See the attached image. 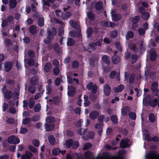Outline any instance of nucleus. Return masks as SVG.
I'll return each mask as SVG.
<instances>
[{
  "mask_svg": "<svg viewBox=\"0 0 159 159\" xmlns=\"http://www.w3.org/2000/svg\"><path fill=\"white\" fill-rule=\"evenodd\" d=\"M55 119L54 117L52 116L47 117L46 119V121L48 123H51L54 121Z\"/></svg>",
  "mask_w": 159,
  "mask_h": 159,
  "instance_id": "nucleus-40",
  "label": "nucleus"
},
{
  "mask_svg": "<svg viewBox=\"0 0 159 159\" xmlns=\"http://www.w3.org/2000/svg\"><path fill=\"white\" fill-rule=\"evenodd\" d=\"M54 104L55 105H58L59 103V100L58 97H54L53 98Z\"/></svg>",
  "mask_w": 159,
  "mask_h": 159,
  "instance_id": "nucleus-60",
  "label": "nucleus"
},
{
  "mask_svg": "<svg viewBox=\"0 0 159 159\" xmlns=\"http://www.w3.org/2000/svg\"><path fill=\"white\" fill-rule=\"evenodd\" d=\"M94 86L92 82H89L86 85V87L88 90H90Z\"/></svg>",
  "mask_w": 159,
  "mask_h": 159,
  "instance_id": "nucleus-55",
  "label": "nucleus"
},
{
  "mask_svg": "<svg viewBox=\"0 0 159 159\" xmlns=\"http://www.w3.org/2000/svg\"><path fill=\"white\" fill-rule=\"evenodd\" d=\"M129 116L130 119L133 120H135L136 118V114L134 112H131L129 114Z\"/></svg>",
  "mask_w": 159,
  "mask_h": 159,
  "instance_id": "nucleus-56",
  "label": "nucleus"
},
{
  "mask_svg": "<svg viewBox=\"0 0 159 159\" xmlns=\"http://www.w3.org/2000/svg\"><path fill=\"white\" fill-rule=\"evenodd\" d=\"M87 17L91 21L94 20L95 16L94 14L91 11H89L87 14Z\"/></svg>",
  "mask_w": 159,
  "mask_h": 159,
  "instance_id": "nucleus-36",
  "label": "nucleus"
},
{
  "mask_svg": "<svg viewBox=\"0 0 159 159\" xmlns=\"http://www.w3.org/2000/svg\"><path fill=\"white\" fill-rule=\"evenodd\" d=\"M53 49L57 54H60L61 53V49L57 43H55L54 44Z\"/></svg>",
  "mask_w": 159,
  "mask_h": 159,
  "instance_id": "nucleus-19",
  "label": "nucleus"
},
{
  "mask_svg": "<svg viewBox=\"0 0 159 159\" xmlns=\"http://www.w3.org/2000/svg\"><path fill=\"white\" fill-rule=\"evenodd\" d=\"M91 89V93L95 94L97 92L98 89V87L97 84H94V86Z\"/></svg>",
  "mask_w": 159,
  "mask_h": 159,
  "instance_id": "nucleus-51",
  "label": "nucleus"
},
{
  "mask_svg": "<svg viewBox=\"0 0 159 159\" xmlns=\"http://www.w3.org/2000/svg\"><path fill=\"white\" fill-rule=\"evenodd\" d=\"M156 152L155 151H149L145 156L146 159H153V158L156 156Z\"/></svg>",
  "mask_w": 159,
  "mask_h": 159,
  "instance_id": "nucleus-13",
  "label": "nucleus"
},
{
  "mask_svg": "<svg viewBox=\"0 0 159 159\" xmlns=\"http://www.w3.org/2000/svg\"><path fill=\"white\" fill-rule=\"evenodd\" d=\"M130 107L129 106H125L123 107L121 111V114L123 116H126L130 111Z\"/></svg>",
  "mask_w": 159,
  "mask_h": 159,
  "instance_id": "nucleus-15",
  "label": "nucleus"
},
{
  "mask_svg": "<svg viewBox=\"0 0 159 159\" xmlns=\"http://www.w3.org/2000/svg\"><path fill=\"white\" fill-rule=\"evenodd\" d=\"M79 65V63L77 60H75L72 63V66L74 69L77 68Z\"/></svg>",
  "mask_w": 159,
  "mask_h": 159,
  "instance_id": "nucleus-49",
  "label": "nucleus"
},
{
  "mask_svg": "<svg viewBox=\"0 0 159 159\" xmlns=\"http://www.w3.org/2000/svg\"><path fill=\"white\" fill-rule=\"evenodd\" d=\"M130 140L128 139H126L122 140L120 143V147L122 148H125L129 147L128 143Z\"/></svg>",
  "mask_w": 159,
  "mask_h": 159,
  "instance_id": "nucleus-11",
  "label": "nucleus"
},
{
  "mask_svg": "<svg viewBox=\"0 0 159 159\" xmlns=\"http://www.w3.org/2000/svg\"><path fill=\"white\" fill-rule=\"evenodd\" d=\"M38 24L39 27H41L44 25V19L43 17H39L38 20Z\"/></svg>",
  "mask_w": 159,
  "mask_h": 159,
  "instance_id": "nucleus-32",
  "label": "nucleus"
},
{
  "mask_svg": "<svg viewBox=\"0 0 159 159\" xmlns=\"http://www.w3.org/2000/svg\"><path fill=\"white\" fill-rule=\"evenodd\" d=\"M55 126L54 124H48L45 123V128L46 131H52L55 129Z\"/></svg>",
  "mask_w": 159,
  "mask_h": 159,
  "instance_id": "nucleus-17",
  "label": "nucleus"
},
{
  "mask_svg": "<svg viewBox=\"0 0 159 159\" xmlns=\"http://www.w3.org/2000/svg\"><path fill=\"white\" fill-rule=\"evenodd\" d=\"M92 144L90 143H86L83 148L84 150L88 149L92 147Z\"/></svg>",
  "mask_w": 159,
  "mask_h": 159,
  "instance_id": "nucleus-47",
  "label": "nucleus"
},
{
  "mask_svg": "<svg viewBox=\"0 0 159 159\" xmlns=\"http://www.w3.org/2000/svg\"><path fill=\"white\" fill-rule=\"evenodd\" d=\"M75 43V41L72 38H68L67 39V45L68 46H73Z\"/></svg>",
  "mask_w": 159,
  "mask_h": 159,
  "instance_id": "nucleus-28",
  "label": "nucleus"
},
{
  "mask_svg": "<svg viewBox=\"0 0 159 159\" xmlns=\"http://www.w3.org/2000/svg\"><path fill=\"white\" fill-rule=\"evenodd\" d=\"M134 37L133 32L131 30H129L126 34V39L129 40L130 38H133Z\"/></svg>",
  "mask_w": 159,
  "mask_h": 159,
  "instance_id": "nucleus-23",
  "label": "nucleus"
},
{
  "mask_svg": "<svg viewBox=\"0 0 159 159\" xmlns=\"http://www.w3.org/2000/svg\"><path fill=\"white\" fill-rule=\"evenodd\" d=\"M111 67L110 65L105 66L103 68L104 71L106 73H109L111 70Z\"/></svg>",
  "mask_w": 159,
  "mask_h": 159,
  "instance_id": "nucleus-63",
  "label": "nucleus"
},
{
  "mask_svg": "<svg viewBox=\"0 0 159 159\" xmlns=\"http://www.w3.org/2000/svg\"><path fill=\"white\" fill-rule=\"evenodd\" d=\"M47 33V37L43 40V42L46 44H48L52 42L54 36L57 34V32L56 29L52 27L51 30H48Z\"/></svg>",
  "mask_w": 159,
  "mask_h": 159,
  "instance_id": "nucleus-1",
  "label": "nucleus"
},
{
  "mask_svg": "<svg viewBox=\"0 0 159 159\" xmlns=\"http://www.w3.org/2000/svg\"><path fill=\"white\" fill-rule=\"evenodd\" d=\"M102 60L107 65H110L111 61L109 56L107 55H103L102 57Z\"/></svg>",
  "mask_w": 159,
  "mask_h": 159,
  "instance_id": "nucleus-16",
  "label": "nucleus"
},
{
  "mask_svg": "<svg viewBox=\"0 0 159 159\" xmlns=\"http://www.w3.org/2000/svg\"><path fill=\"white\" fill-rule=\"evenodd\" d=\"M111 120L112 122L115 124L118 123L117 116L114 115H112L111 116Z\"/></svg>",
  "mask_w": 159,
  "mask_h": 159,
  "instance_id": "nucleus-41",
  "label": "nucleus"
},
{
  "mask_svg": "<svg viewBox=\"0 0 159 159\" xmlns=\"http://www.w3.org/2000/svg\"><path fill=\"white\" fill-rule=\"evenodd\" d=\"M130 58L132 60L131 63L133 64L135 63L137 61L138 57L137 54H133L131 56Z\"/></svg>",
  "mask_w": 159,
  "mask_h": 159,
  "instance_id": "nucleus-33",
  "label": "nucleus"
},
{
  "mask_svg": "<svg viewBox=\"0 0 159 159\" xmlns=\"http://www.w3.org/2000/svg\"><path fill=\"white\" fill-rule=\"evenodd\" d=\"M111 88L110 85L107 84H105L103 86V92L104 94L107 96L110 95L111 93Z\"/></svg>",
  "mask_w": 159,
  "mask_h": 159,
  "instance_id": "nucleus-7",
  "label": "nucleus"
},
{
  "mask_svg": "<svg viewBox=\"0 0 159 159\" xmlns=\"http://www.w3.org/2000/svg\"><path fill=\"white\" fill-rule=\"evenodd\" d=\"M100 25L101 26L106 28L114 27L115 25V24L112 22H111L109 23L107 21H102L100 23Z\"/></svg>",
  "mask_w": 159,
  "mask_h": 159,
  "instance_id": "nucleus-6",
  "label": "nucleus"
},
{
  "mask_svg": "<svg viewBox=\"0 0 159 159\" xmlns=\"http://www.w3.org/2000/svg\"><path fill=\"white\" fill-rule=\"evenodd\" d=\"M102 7V3L101 1H99L97 2L95 6V9L98 11L101 10Z\"/></svg>",
  "mask_w": 159,
  "mask_h": 159,
  "instance_id": "nucleus-31",
  "label": "nucleus"
},
{
  "mask_svg": "<svg viewBox=\"0 0 159 159\" xmlns=\"http://www.w3.org/2000/svg\"><path fill=\"white\" fill-rule=\"evenodd\" d=\"M149 119L150 121L152 122L153 123L155 121V116L152 113H151L149 115Z\"/></svg>",
  "mask_w": 159,
  "mask_h": 159,
  "instance_id": "nucleus-45",
  "label": "nucleus"
},
{
  "mask_svg": "<svg viewBox=\"0 0 159 159\" xmlns=\"http://www.w3.org/2000/svg\"><path fill=\"white\" fill-rule=\"evenodd\" d=\"M94 59L93 58H91L89 59V63L90 66L92 67H94L95 66Z\"/></svg>",
  "mask_w": 159,
  "mask_h": 159,
  "instance_id": "nucleus-52",
  "label": "nucleus"
},
{
  "mask_svg": "<svg viewBox=\"0 0 159 159\" xmlns=\"http://www.w3.org/2000/svg\"><path fill=\"white\" fill-rule=\"evenodd\" d=\"M29 30L30 33L32 34H34L36 33V28L34 25H31L30 27Z\"/></svg>",
  "mask_w": 159,
  "mask_h": 159,
  "instance_id": "nucleus-30",
  "label": "nucleus"
},
{
  "mask_svg": "<svg viewBox=\"0 0 159 159\" xmlns=\"http://www.w3.org/2000/svg\"><path fill=\"white\" fill-rule=\"evenodd\" d=\"M12 63L10 61H7L4 63V71L6 72H9L11 69Z\"/></svg>",
  "mask_w": 159,
  "mask_h": 159,
  "instance_id": "nucleus-8",
  "label": "nucleus"
},
{
  "mask_svg": "<svg viewBox=\"0 0 159 159\" xmlns=\"http://www.w3.org/2000/svg\"><path fill=\"white\" fill-rule=\"evenodd\" d=\"M35 89L36 87L35 85L31 84L29 85L28 91L29 92L31 93L32 94H33L34 93Z\"/></svg>",
  "mask_w": 159,
  "mask_h": 159,
  "instance_id": "nucleus-26",
  "label": "nucleus"
},
{
  "mask_svg": "<svg viewBox=\"0 0 159 159\" xmlns=\"http://www.w3.org/2000/svg\"><path fill=\"white\" fill-rule=\"evenodd\" d=\"M8 22L7 19H4L2 20L1 26L2 27H5L7 26L8 25Z\"/></svg>",
  "mask_w": 159,
  "mask_h": 159,
  "instance_id": "nucleus-64",
  "label": "nucleus"
},
{
  "mask_svg": "<svg viewBox=\"0 0 159 159\" xmlns=\"http://www.w3.org/2000/svg\"><path fill=\"white\" fill-rule=\"evenodd\" d=\"M100 113L97 111H93L89 114V116L91 120L95 119L99 115Z\"/></svg>",
  "mask_w": 159,
  "mask_h": 159,
  "instance_id": "nucleus-12",
  "label": "nucleus"
},
{
  "mask_svg": "<svg viewBox=\"0 0 159 159\" xmlns=\"http://www.w3.org/2000/svg\"><path fill=\"white\" fill-rule=\"evenodd\" d=\"M124 86L122 84H120L114 89L116 93H119L121 92L124 89Z\"/></svg>",
  "mask_w": 159,
  "mask_h": 159,
  "instance_id": "nucleus-37",
  "label": "nucleus"
},
{
  "mask_svg": "<svg viewBox=\"0 0 159 159\" xmlns=\"http://www.w3.org/2000/svg\"><path fill=\"white\" fill-rule=\"evenodd\" d=\"M141 18L144 20H148L150 17V13L149 12H145L142 15Z\"/></svg>",
  "mask_w": 159,
  "mask_h": 159,
  "instance_id": "nucleus-42",
  "label": "nucleus"
},
{
  "mask_svg": "<svg viewBox=\"0 0 159 159\" xmlns=\"http://www.w3.org/2000/svg\"><path fill=\"white\" fill-rule=\"evenodd\" d=\"M111 60L114 64H117L120 61V58L119 55H113L111 57Z\"/></svg>",
  "mask_w": 159,
  "mask_h": 159,
  "instance_id": "nucleus-14",
  "label": "nucleus"
},
{
  "mask_svg": "<svg viewBox=\"0 0 159 159\" xmlns=\"http://www.w3.org/2000/svg\"><path fill=\"white\" fill-rule=\"evenodd\" d=\"M35 104V101L33 99H30L29 102V107L30 109L33 108Z\"/></svg>",
  "mask_w": 159,
  "mask_h": 159,
  "instance_id": "nucleus-48",
  "label": "nucleus"
},
{
  "mask_svg": "<svg viewBox=\"0 0 159 159\" xmlns=\"http://www.w3.org/2000/svg\"><path fill=\"white\" fill-rule=\"evenodd\" d=\"M28 55L31 58H33L35 57V54L33 50H30L28 52Z\"/></svg>",
  "mask_w": 159,
  "mask_h": 159,
  "instance_id": "nucleus-57",
  "label": "nucleus"
},
{
  "mask_svg": "<svg viewBox=\"0 0 159 159\" xmlns=\"http://www.w3.org/2000/svg\"><path fill=\"white\" fill-rule=\"evenodd\" d=\"M28 149L31 152L34 153H36L37 151L36 149L31 145L29 146Z\"/></svg>",
  "mask_w": 159,
  "mask_h": 159,
  "instance_id": "nucleus-61",
  "label": "nucleus"
},
{
  "mask_svg": "<svg viewBox=\"0 0 159 159\" xmlns=\"http://www.w3.org/2000/svg\"><path fill=\"white\" fill-rule=\"evenodd\" d=\"M88 47L87 48H84V49L85 51H88L89 53L94 51L97 48L96 46L95 43H89L88 45Z\"/></svg>",
  "mask_w": 159,
  "mask_h": 159,
  "instance_id": "nucleus-10",
  "label": "nucleus"
},
{
  "mask_svg": "<svg viewBox=\"0 0 159 159\" xmlns=\"http://www.w3.org/2000/svg\"><path fill=\"white\" fill-rule=\"evenodd\" d=\"M68 89L69 90L67 92L68 96L71 97H73L75 94L76 91V88L72 85H68Z\"/></svg>",
  "mask_w": 159,
  "mask_h": 159,
  "instance_id": "nucleus-5",
  "label": "nucleus"
},
{
  "mask_svg": "<svg viewBox=\"0 0 159 159\" xmlns=\"http://www.w3.org/2000/svg\"><path fill=\"white\" fill-rule=\"evenodd\" d=\"M8 142L11 144H16L20 143L19 138L15 135H11L8 137L7 139Z\"/></svg>",
  "mask_w": 159,
  "mask_h": 159,
  "instance_id": "nucleus-2",
  "label": "nucleus"
},
{
  "mask_svg": "<svg viewBox=\"0 0 159 159\" xmlns=\"http://www.w3.org/2000/svg\"><path fill=\"white\" fill-rule=\"evenodd\" d=\"M2 90L4 94V98L8 100L10 99L12 95V92L11 91H7V89L5 86L3 87Z\"/></svg>",
  "mask_w": 159,
  "mask_h": 159,
  "instance_id": "nucleus-3",
  "label": "nucleus"
},
{
  "mask_svg": "<svg viewBox=\"0 0 159 159\" xmlns=\"http://www.w3.org/2000/svg\"><path fill=\"white\" fill-rule=\"evenodd\" d=\"M145 30L143 28H139L138 30L139 34L140 35H143L145 34Z\"/></svg>",
  "mask_w": 159,
  "mask_h": 159,
  "instance_id": "nucleus-59",
  "label": "nucleus"
},
{
  "mask_svg": "<svg viewBox=\"0 0 159 159\" xmlns=\"http://www.w3.org/2000/svg\"><path fill=\"white\" fill-rule=\"evenodd\" d=\"M79 146V143L78 141H75L72 145V148L74 149H77Z\"/></svg>",
  "mask_w": 159,
  "mask_h": 159,
  "instance_id": "nucleus-58",
  "label": "nucleus"
},
{
  "mask_svg": "<svg viewBox=\"0 0 159 159\" xmlns=\"http://www.w3.org/2000/svg\"><path fill=\"white\" fill-rule=\"evenodd\" d=\"M131 21L132 23H137L140 20L139 16H136L134 17L131 18Z\"/></svg>",
  "mask_w": 159,
  "mask_h": 159,
  "instance_id": "nucleus-39",
  "label": "nucleus"
},
{
  "mask_svg": "<svg viewBox=\"0 0 159 159\" xmlns=\"http://www.w3.org/2000/svg\"><path fill=\"white\" fill-rule=\"evenodd\" d=\"M158 87V84L157 82H154L153 83L151 86V89L153 93L156 91Z\"/></svg>",
  "mask_w": 159,
  "mask_h": 159,
  "instance_id": "nucleus-29",
  "label": "nucleus"
},
{
  "mask_svg": "<svg viewBox=\"0 0 159 159\" xmlns=\"http://www.w3.org/2000/svg\"><path fill=\"white\" fill-rule=\"evenodd\" d=\"M97 98V96L95 94L90 93L89 96V99L92 101H95L96 100Z\"/></svg>",
  "mask_w": 159,
  "mask_h": 159,
  "instance_id": "nucleus-54",
  "label": "nucleus"
},
{
  "mask_svg": "<svg viewBox=\"0 0 159 159\" xmlns=\"http://www.w3.org/2000/svg\"><path fill=\"white\" fill-rule=\"evenodd\" d=\"M17 2L16 0H10L9 5L10 8H15L16 6Z\"/></svg>",
  "mask_w": 159,
  "mask_h": 159,
  "instance_id": "nucleus-25",
  "label": "nucleus"
},
{
  "mask_svg": "<svg viewBox=\"0 0 159 159\" xmlns=\"http://www.w3.org/2000/svg\"><path fill=\"white\" fill-rule=\"evenodd\" d=\"M158 99L155 98L154 100H151L146 106H150L152 107H155L157 105Z\"/></svg>",
  "mask_w": 159,
  "mask_h": 159,
  "instance_id": "nucleus-18",
  "label": "nucleus"
},
{
  "mask_svg": "<svg viewBox=\"0 0 159 159\" xmlns=\"http://www.w3.org/2000/svg\"><path fill=\"white\" fill-rule=\"evenodd\" d=\"M150 59L152 61H155L157 58V53L154 49H151L150 50Z\"/></svg>",
  "mask_w": 159,
  "mask_h": 159,
  "instance_id": "nucleus-9",
  "label": "nucleus"
},
{
  "mask_svg": "<svg viewBox=\"0 0 159 159\" xmlns=\"http://www.w3.org/2000/svg\"><path fill=\"white\" fill-rule=\"evenodd\" d=\"M135 75L134 73L132 74L129 78V84H130L133 83L134 81V78H135Z\"/></svg>",
  "mask_w": 159,
  "mask_h": 159,
  "instance_id": "nucleus-44",
  "label": "nucleus"
},
{
  "mask_svg": "<svg viewBox=\"0 0 159 159\" xmlns=\"http://www.w3.org/2000/svg\"><path fill=\"white\" fill-rule=\"evenodd\" d=\"M48 140L49 143L52 145H54L55 142L54 137L52 135H50L48 138Z\"/></svg>",
  "mask_w": 159,
  "mask_h": 159,
  "instance_id": "nucleus-34",
  "label": "nucleus"
},
{
  "mask_svg": "<svg viewBox=\"0 0 159 159\" xmlns=\"http://www.w3.org/2000/svg\"><path fill=\"white\" fill-rule=\"evenodd\" d=\"M51 64L49 62H47L44 65V70L46 72H49L51 69Z\"/></svg>",
  "mask_w": 159,
  "mask_h": 159,
  "instance_id": "nucleus-21",
  "label": "nucleus"
},
{
  "mask_svg": "<svg viewBox=\"0 0 159 159\" xmlns=\"http://www.w3.org/2000/svg\"><path fill=\"white\" fill-rule=\"evenodd\" d=\"M70 23L71 26L73 28L76 29H79L80 27V25L73 20H70Z\"/></svg>",
  "mask_w": 159,
  "mask_h": 159,
  "instance_id": "nucleus-22",
  "label": "nucleus"
},
{
  "mask_svg": "<svg viewBox=\"0 0 159 159\" xmlns=\"http://www.w3.org/2000/svg\"><path fill=\"white\" fill-rule=\"evenodd\" d=\"M41 109L40 104L39 103L37 104L34 107V111L35 112H39Z\"/></svg>",
  "mask_w": 159,
  "mask_h": 159,
  "instance_id": "nucleus-50",
  "label": "nucleus"
},
{
  "mask_svg": "<svg viewBox=\"0 0 159 159\" xmlns=\"http://www.w3.org/2000/svg\"><path fill=\"white\" fill-rule=\"evenodd\" d=\"M93 32V30L92 28L91 27L88 28L86 31L87 38H89L90 37L92 34Z\"/></svg>",
  "mask_w": 159,
  "mask_h": 159,
  "instance_id": "nucleus-35",
  "label": "nucleus"
},
{
  "mask_svg": "<svg viewBox=\"0 0 159 159\" xmlns=\"http://www.w3.org/2000/svg\"><path fill=\"white\" fill-rule=\"evenodd\" d=\"M73 140L71 139H69L67 140L66 142V145L68 148H70L72 146L73 143Z\"/></svg>",
  "mask_w": 159,
  "mask_h": 159,
  "instance_id": "nucleus-38",
  "label": "nucleus"
},
{
  "mask_svg": "<svg viewBox=\"0 0 159 159\" xmlns=\"http://www.w3.org/2000/svg\"><path fill=\"white\" fill-rule=\"evenodd\" d=\"M31 121V119L30 118H26L22 120V124L23 125H26Z\"/></svg>",
  "mask_w": 159,
  "mask_h": 159,
  "instance_id": "nucleus-46",
  "label": "nucleus"
},
{
  "mask_svg": "<svg viewBox=\"0 0 159 159\" xmlns=\"http://www.w3.org/2000/svg\"><path fill=\"white\" fill-rule=\"evenodd\" d=\"M151 95L149 94H148L146 95L143 100V102L146 105L148 102L151 100Z\"/></svg>",
  "mask_w": 159,
  "mask_h": 159,
  "instance_id": "nucleus-24",
  "label": "nucleus"
},
{
  "mask_svg": "<svg viewBox=\"0 0 159 159\" xmlns=\"http://www.w3.org/2000/svg\"><path fill=\"white\" fill-rule=\"evenodd\" d=\"M60 152V150L58 148H54L52 151V154L54 156H56L58 155Z\"/></svg>",
  "mask_w": 159,
  "mask_h": 159,
  "instance_id": "nucleus-43",
  "label": "nucleus"
},
{
  "mask_svg": "<svg viewBox=\"0 0 159 159\" xmlns=\"http://www.w3.org/2000/svg\"><path fill=\"white\" fill-rule=\"evenodd\" d=\"M39 79L38 77L33 76L31 78L30 81V84L36 85L38 84Z\"/></svg>",
  "mask_w": 159,
  "mask_h": 159,
  "instance_id": "nucleus-20",
  "label": "nucleus"
},
{
  "mask_svg": "<svg viewBox=\"0 0 159 159\" xmlns=\"http://www.w3.org/2000/svg\"><path fill=\"white\" fill-rule=\"evenodd\" d=\"M145 139L148 142H150L151 140V139L150 136V134L149 132L147 130L145 131L144 133Z\"/></svg>",
  "mask_w": 159,
  "mask_h": 159,
  "instance_id": "nucleus-27",
  "label": "nucleus"
},
{
  "mask_svg": "<svg viewBox=\"0 0 159 159\" xmlns=\"http://www.w3.org/2000/svg\"><path fill=\"white\" fill-rule=\"evenodd\" d=\"M40 119V116L38 115L33 116L31 118V120L33 122L38 121Z\"/></svg>",
  "mask_w": 159,
  "mask_h": 159,
  "instance_id": "nucleus-53",
  "label": "nucleus"
},
{
  "mask_svg": "<svg viewBox=\"0 0 159 159\" xmlns=\"http://www.w3.org/2000/svg\"><path fill=\"white\" fill-rule=\"evenodd\" d=\"M111 13L112 20L114 21H118L121 18L122 16L120 14H117L116 12L113 10H111Z\"/></svg>",
  "mask_w": 159,
  "mask_h": 159,
  "instance_id": "nucleus-4",
  "label": "nucleus"
},
{
  "mask_svg": "<svg viewBox=\"0 0 159 159\" xmlns=\"http://www.w3.org/2000/svg\"><path fill=\"white\" fill-rule=\"evenodd\" d=\"M92 152L90 151H88L84 153V156L87 158H89L92 155Z\"/></svg>",
  "mask_w": 159,
  "mask_h": 159,
  "instance_id": "nucleus-62",
  "label": "nucleus"
}]
</instances>
